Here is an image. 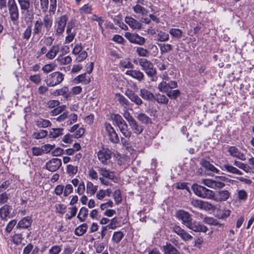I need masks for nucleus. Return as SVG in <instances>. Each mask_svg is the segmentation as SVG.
<instances>
[{
	"instance_id": "55",
	"label": "nucleus",
	"mask_w": 254,
	"mask_h": 254,
	"mask_svg": "<svg viewBox=\"0 0 254 254\" xmlns=\"http://www.w3.org/2000/svg\"><path fill=\"white\" fill-rule=\"evenodd\" d=\"M21 10L28 11L30 6V0H17Z\"/></svg>"
},
{
	"instance_id": "43",
	"label": "nucleus",
	"mask_w": 254,
	"mask_h": 254,
	"mask_svg": "<svg viewBox=\"0 0 254 254\" xmlns=\"http://www.w3.org/2000/svg\"><path fill=\"white\" fill-rule=\"evenodd\" d=\"M158 45L162 54L169 53L173 50V46L170 44H158Z\"/></svg>"
},
{
	"instance_id": "42",
	"label": "nucleus",
	"mask_w": 254,
	"mask_h": 254,
	"mask_svg": "<svg viewBox=\"0 0 254 254\" xmlns=\"http://www.w3.org/2000/svg\"><path fill=\"white\" fill-rule=\"evenodd\" d=\"M88 215V210L85 207L80 208L77 218L80 222H84Z\"/></svg>"
},
{
	"instance_id": "26",
	"label": "nucleus",
	"mask_w": 254,
	"mask_h": 254,
	"mask_svg": "<svg viewBox=\"0 0 254 254\" xmlns=\"http://www.w3.org/2000/svg\"><path fill=\"white\" fill-rule=\"evenodd\" d=\"M126 22L132 29H139L141 28V24L130 17H126L125 18Z\"/></svg>"
},
{
	"instance_id": "35",
	"label": "nucleus",
	"mask_w": 254,
	"mask_h": 254,
	"mask_svg": "<svg viewBox=\"0 0 254 254\" xmlns=\"http://www.w3.org/2000/svg\"><path fill=\"white\" fill-rule=\"evenodd\" d=\"M9 206L8 205H4L3 206L0 208V217L2 220H6L7 217L9 216Z\"/></svg>"
},
{
	"instance_id": "14",
	"label": "nucleus",
	"mask_w": 254,
	"mask_h": 254,
	"mask_svg": "<svg viewBox=\"0 0 254 254\" xmlns=\"http://www.w3.org/2000/svg\"><path fill=\"white\" fill-rule=\"evenodd\" d=\"M61 165V160L57 158H54L46 163L45 167L46 169L51 172H55L58 170Z\"/></svg>"
},
{
	"instance_id": "33",
	"label": "nucleus",
	"mask_w": 254,
	"mask_h": 254,
	"mask_svg": "<svg viewBox=\"0 0 254 254\" xmlns=\"http://www.w3.org/2000/svg\"><path fill=\"white\" fill-rule=\"evenodd\" d=\"M165 254H181L171 244H167L163 247Z\"/></svg>"
},
{
	"instance_id": "11",
	"label": "nucleus",
	"mask_w": 254,
	"mask_h": 254,
	"mask_svg": "<svg viewBox=\"0 0 254 254\" xmlns=\"http://www.w3.org/2000/svg\"><path fill=\"white\" fill-rule=\"evenodd\" d=\"M37 20L42 27V29L44 32H49L53 24V19L51 15L48 14H45L43 16V19L39 18Z\"/></svg>"
},
{
	"instance_id": "48",
	"label": "nucleus",
	"mask_w": 254,
	"mask_h": 254,
	"mask_svg": "<svg viewBox=\"0 0 254 254\" xmlns=\"http://www.w3.org/2000/svg\"><path fill=\"white\" fill-rule=\"evenodd\" d=\"M230 214V211L229 210H218L216 212V216L219 219H224L227 218Z\"/></svg>"
},
{
	"instance_id": "24",
	"label": "nucleus",
	"mask_w": 254,
	"mask_h": 254,
	"mask_svg": "<svg viewBox=\"0 0 254 254\" xmlns=\"http://www.w3.org/2000/svg\"><path fill=\"white\" fill-rule=\"evenodd\" d=\"M228 152L232 157H236L243 161L246 159L244 154L241 153L239 149L235 146L230 147L228 149Z\"/></svg>"
},
{
	"instance_id": "3",
	"label": "nucleus",
	"mask_w": 254,
	"mask_h": 254,
	"mask_svg": "<svg viewBox=\"0 0 254 254\" xmlns=\"http://www.w3.org/2000/svg\"><path fill=\"white\" fill-rule=\"evenodd\" d=\"M192 189L194 193L200 197L212 199L214 197V192L213 190L200 185L194 184L192 186Z\"/></svg>"
},
{
	"instance_id": "19",
	"label": "nucleus",
	"mask_w": 254,
	"mask_h": 254,
	"mask_svg": "<svg viewBox=\"0 0 254 254\" xmlns=\"http://www.w3.org/2000/svg\"><path fill=\"white\" fill-rule=\"evenodd\" d=\"M140 96L143 100L148 102L153 101L155 99V95L145 88L140 89Z\"/></svg>"
},
{
	"instance_id": "53",
	"label": "nucleus",
	"mask_w": 254,
	"mask_h": 254,
	"mask_svg": "<svg viewBox=\"0 0 254 254\" xmlns=\"http://www.w3.org/2000/svg\"><path fill=\"white\" fill-rule=\"evenodd\" d=\"M133 9L135 13L140 14L142 15H146L148 13L147 9L139 4H136L133 6Z\"/></svg>"
},
{
	"instance_id": "20",
	"label": "nucleus",
	"mask_w": 254,
	"mask_h": 254,
	"mask_svg": "<svg viewBox=\"0 0 254 254\" xmlns=\"http://www.w3.org/2000/svg\"><path fill=\"white\" fill-rule=\"evenodd\" d=\"M99 174L104 178L114 180L116 178L114 172L104 167H97Z\"/></svg>"
},
{
	"instance_id": "45",
	"label": "nucleus",
	"mask_w": 254,
	"mask_h": 254,
	"mask_svg": "<svg viewBox=\"0 0 254 254\" xmlns=\"http://www.w3.org/2000/svg\"><path fill=\"white\" fill-rule=\"evenodd\" d=\"M154 100L156 101L159 104L164 105L168 104L169 102L168 99L164 95L160 94L159 93L155 95V99Z\"/></svg>"
},
{
	"instance_id": "38",
	"label": "nucleus",
	"mask_w": 254,
	"mask_h": 254,
	"mask_svg": "<svg viewBox=\"0 0 254 254\" xmlns=\"http://www.w3.org/2000/svg\"><path fill=\"white\" fill-rule=\"evenodd\" d=\"M136 118L139 122L145 125L152 123L151 119L144 113H139L138 114Z\"/></svg>"
},
{
	"instance_id": "52",
	"label": "nucleus",
	"mask_w": 254,
	"mask_h": 254,
	"mask_svg": "<svg viewBox=\"0 0 254 254\" xmlns=\"http://www.w3.org/2000/svg\"><path fill=\"white\" fill-rule=\"evenodd\" d=\"M170 34L174 38L179 39L183 35L182 30L177 28H171L169 30Z\"/></svg>"
},
{
	"instance_id": "30",
	"label": "nucleus",
	"mask_w": 254,
	"mask_h": 254,
	"mask_svg": "<svg viewBox=\"0 0 254 254\" xmlns=\"http://www.w3.org/2000/svg\"><path fill=\"white\" fill-rule=\"evenodd\" d=\"M73 81L76 84L79 83L88 84L90 82V79L89 77H87L86 73H84L75 77L73 79Z\"/></svg>"
},
{
	"instance_id": "25",
	"label": "nucleus",
	"mask_w": 254,
	"mask_h": 254,
	"mask_svg": "<svg viewBox=\"0 0 254 254\" xmlns=\"http://www.w3.org/2000/svg\"><path fill=\"white\" fill-rule=\"evenodd\" d=\"M221 168L222 170L226 171L230 173L239 175H243V173L239 170L229 164H225L222 165Z\"/></svg>"
},
{
	"instance_id": "31",
	"label": "nucleus",
	"mask_w": 254,
	"mask_h": 254,
	"mask_svg": "<svg viewBox=\"0 0 254 254\" xmlns=\"http://www.w3.org/2000/svg\"><path fill=\"white\" fill-rule=\"evenodd\" d=\"M63 128H52L50 129L48 136L49 138H56L63 134Z\"/></svg>"
},
{
	"instance_id": "32",
	"label": "nucleus",
	"mask_w": 254,
	"mask_h": 254,
	"mask_svg": "<svg viewBox=\"0 0 254 254\" xmlns=\"http://www.w3.org/2000/svg\"><path fill=\"white\" fill-rule=\"evenodd\" d=\"M32 222L31 217H25L18 222L17 227L21 228H27L31 226Z\"/></svg>"
},
{
	"instance_id": "44",
	"label": "nucleus",
	"mask_w": 254,
	"mask_h": 254,
	"mask_svg": "<svg viewBox=\"0 0 254 254\" xmlns=\"http://www.w3.org/2000/svg\"><path fill=\"white\" fill-rule=\"evenodd\" d=\"M116 97L117 99V101L119 102L120 104L122 106H128L130 104L129 101L125 98L123 95L120 93H117Z\"/></svg>"
},
{
	"instance_id": "22",
	"label": "nucleus",
	"mask_w": 254,
	"mask_h": 254,
	"mask_svg": "<svg viewBox=\"0 0 254 254\" xmlns=\"http://www.w3.org/2000/svg\"><path fill=\"white\" fill-rule=\"evenodd\" d=\"M59 51L60 45L59 44L54 45L46 53L45 57L48 60H53L57 56Z\"/></svg>"
},
{
	"instance_id": "9",
	"label": "nucleus",
	"mask_w": 254,
	"mask_h": 254,
	"mask_svg": "<svg viewBox=\"0 0 254 254\" xmlns=\"http://www.w3.org/2000/svg\"><path fill=\"white\" fill-rule=\"evenodd\" d=\"M125 36L130 43L140 46L143 45L146 42V40L144 37L136 33L127 32Z\"/></svg>"
},
{
	"instance_id": "39",
	"label": "nucleus",
	"mask_w": 254,
	"mask_h": 254,
	"mask_svg": "<svg viewBox=\"0 0 254 254\" xmlns=\"http://www.w3.org/2000/svg\"><path fill=\"white\" fill-rule=\"evenodd\" d=\"M57 61L62 65H66L71 63L72 59L69 56L64 57L60 55L57 58Z\"/></svg>"
},
{
	"instance_id": "41",
	"label": "nucleus",
	"mask_w": 254,
	"mask_h": 254,
	"mask_svg": "<svg viewBox=\"0 0 254 254\" xmlns=\"http://www.w3.org/2000/svg\"><path fill=\"white\" fill-rule=\"evenodd\" d=\"M124 237V234L121 231L115 232L113 234L112 241L116 244H119Z\"/></svg>"
},
{
	"instance_id": "10",
	"label": "nucleus",
	"mask_w": 254,
	"mask_h": 254,
	"mask_svg": "<svg viewBox=\"0 0 254 254\" xmlns=\"http://www.w3.org/2000/svg\"><path fill=\"white\" fill-rule=\"evenodd\" d=\"M125 94L132 102L137 106H141L143 104L142 100L132 89L128 88H127Z\"/></svg>"
},
{
	"instance_id": "15",
	"label": "nucleus",
	"mask_w": 254,
	"mask_h": 254,
	"mask_svg": "<svg viewBox=\"0 0 254 254\" xmlns=\"http://www.w3.org/2000/svg\"><path fill=\"white\" fill-rule=\"evenodd\" d=\"M187 227L195 232L205 233L208 230V228L206 226L195 221L193 222L191 221Z\"/></svg>"
},
{
	"instance_id": "37",
	"label": "nucleus",
	"mask_w": 254,
	"mask_h": 254,
	"mask_svg": "<svg viewBox=\"0 0 254 254\" xmlns=\"http://www.w3.org/2000/svg\"><path fill=\"white\" fill-rule=\"evenodd\" d=\"M87 225L86 223H83L78 226L74 231V233L76 236H83L87 231Z\"/></svg>"
},
{
	"instance_id": "2",
	"label": "nucleus",
	"mask_w": 254,
	"mask_h": 254,
	"mask_svg": "<svg viewBox=\"0 0 254 254\" xmlns=\"http://www.w3.org/2000/svg\"><path fill=\"white\" fill-rule=\"evenodd\" d=\"M64 74L60 71H55L47 75L45 82L49 87H54L63 82Z\"/></svg>"
},
{
	"instance_id": "13",
	"label": "nucleus",
	"mask_w": 254,
	"mask_h": 254,
	"mask_svg": "<svg viewBox=\"0 0 254 254\" xmlns=\"http://www.w3.org/2000/svg\"><path fill=\"white\" fill-rule=\"evenodd\" d=\"M176 216L179 220L182 221V223L186 227H187L191 221H192L191 215L188 212L184 210L177 211Z\"/></svg>"
},
{
	"instance_id": "61",
	"label": "nucleus",
	"mask_w": 254,
	"mask_h": 254,
	"mask_svg": "<svg viewBox=\"0 0 254 254\" xmlns=\"http://www.w3.org/2000/svg\"><path fill=\"white\" fill-rule=\"evenodd\" d=\"M113 121L116 123V125L119 126L125 123V121L123 119L121 115L119 114H115L114 115L113 118Z\"/></svg>"
},
{
	"instance_id": "46",
	"label": "nucleus",
	"mask_w": 254,
	"mask_h": 254,
	"mask_svg": "<svg viewBox=\"0 0 254 254\" xmlns=\"http://www.w3.org/2000/svg\"><path fill=\"white\" fill-rule=\"evenodd\" d=\"M33 34L34 36L39 35L40 34H43L44 31L42 29V27L39 24L38 20H37L34 25Z\"/></svg>"
},
{
	"instance_id": "16",
	"label": "nucleus",
	"mask_w": 254,
	"mask_h": 254,
	"mask_svg": "<svg viewBox=\"0 0 254 254\" xmlns=\"http://www.w3.org/2000/svg\"><path fill=\"white\" fill-rule=\"evenodd\" d=\"M230 192L226 190H221L214 193V197L213 200L217 202H222L226 201L230 196Z\"/></svg>"
},
{
	"instance_id": "27",
	"label": "nucleus",
	"mask_w": 254,
	"mask_h": 254,
	"mask_svg": "<svg viewBox=\"0 0 254 254\" xmlns=\"http://www.w3.org/2000/svg\"><path fill=\"white\" fill-rule=\"evenodd\" d=\"M122 134L126 137L129 138L132 134L131 131L130 130L128 125L126 122L122 125L118 126Z\"/></svg>"
},
{
	"instance_id": "51",
	"label": "nucleus",
	"mask_w": 254,
	"mask_h": 254,
	"mask_svg": "<svg viewBox=\"0 0 254 254\" xmlns=\"http://www.w3.org/2000/svg\"><path fill=\"white\" fill-rule=\"evenodd\" d=\"M56 67V64L52 63L44 65L42 68V70L44 73H48L54 70Z\"/></svg>"
},
{
	"instance_id": "18",
	"label": "nucleus",
	"mask_w": 254,
	"mask_h": 254,
	"mask_svg": "<svg viewBox=\"0 0 254 254\" xmlns=\"http://www.w3.org/2000/svg\"><path fill=\"white\" fill-rule=\"evenodd\" d=\"M173 230L184 241H190L192 239V236H191L179 226H174L173 227Z\"/></svg>"
},
{
	"instance_id": "12",
	"label": "nucleus",
	"mask_w": 254,
	"mask_h": 254,
	"mask_svg": "<svg viewBox=\"0 0 254 254\" xmlns=\"http://www.w3.org/2000/svg\"><path fill=\"white\" fill-rule=\"evenodd\" d=\"M67 20L68 17L66 15H62L60 17L55 26L56 35H61L64 33Z\"/></svg>"
},
{
	"instance_id": "49",
	"label": "nucleus",
	"mask_w": 254,
	"mask_h": 254,
	"mask_svg": "<svg viewBox=\"0 0 254 254\" xmlns=\"http://www.w3.org/2000/svg\"><path fill=\"white\" fill-rule=\"evenodd\" d=\"M158 90L163 93H167L170 89L169 85L168 82L167 83L166 81H162L161 82L158 86Z\"/></svg>"
},
{
	"instance_id": "5",
	"label": "nucleus",
	"mask_w": 254,
	"mask_h": 254,
	"mask_svg": "<svg viewBox=\"0 0 254 254\" xmlns=\"http://www.w3.org/2000/svg\"><path fill=\"white\" fill-rule=\"evenodd\" d=\"M7 7L10 18L14 23L19 19V13L18 6L15 0H7Z\"/></svg>"
},
{
	"instance_id": "50",
	"label": "nucleus",
	"mask_w": 254,
	"mask_h": 254,
	"mask_svg": "<svg viewBox=\"0 0 254 254\" xmlns=\"http://www.w3.org/2000/svg\"><path fill=\"white\" fill-rule=\"evenodd\" d=\"M48 135V132L46 130L42 129L38 132H33L32 136L36 139H43Z\"/></svg>"
},
{
	"instance_id": "8",
	"label": "nucleus",
	"mask_w": 254,
	"mask_h": 254,
	"mask_svg": "<svg viewBox=\"0 0 254 254\" xmlns=\"http://www.w3.org/2000/svg\"><path fill=\"white\" fill-rule=\"evenodd\" d=\"M83 48L82 44L78 43L74 46L72 50V53L75 55H77L76 60L78 62H81L87 57V53L85 51H83Z\"/></svg>"
},
{
	"instance_id": "6",
	"label": "nucleus",
	"mask_w": 254,
	"mask_h": 254,
	"mask_svg": "<svg viewBox=\"0 0 254 254\" xmlns=\"http://www.w3.org/2000/svg\"><path fill=\"white\" fill-rule=\"evenodd\" d=\"M104 127L109 140L113 143H118L120 141L119 137L111 125L108 123H105Z\"/></svg>"
},
{
	"instance_id": "1",
	"label": "nucleus",
	"mask_w": 254,
	"mask_h": 254,
	"mask_svg": "<svg viewBox=\"0 0 254 254\" xmlns=\"http://www.w3.org/2000/svg\"><path fill=\"white\" fill-rule=\"evenodd\" d=\"M227 180L224 176L216 177L214 179H201V183L213 189H220L225 187L224 182Z\"/></svg>"
},
{
	"instance_id": "64",
	"label": "nucleus",
	"mask_w": 254,
	"mask_h": 254,
	"mask_svg": "<svg viewBox=\"0 0 254 254\" xmlns=\"http://www.w3.org/2000/svg\"><path fill=\"white\" fill-rule=\"evenodd\" d=\"M92 8L91 5L86 4L80 8L81 13L88 14L91 13Z\"/></svg>"
},
{
	"instance_id": "34",
	"label": "nucleus",
	"mask_w": 254,
	"mask_h": 254,
	"mask_svg": "<svg viewBox=\"0 0 254 254\" xmlns=\"http://www.w3.org/2000/svg\"><path fill=\"white\" fill-rule=\"evenodd\" d=\"M35 124L40 128H46L52 126V123L49 120L42 118L39 119L35 121Z\"/></svg>"
},
{
	"instance_id": "57",
	"label": "nucleus",
	"mask_w": 254,
	"mask_h": 254,
	"mask_svg": "<svg viewBox=\"0 0 254 254\" xmlns=\"http://www.w3.org/2000/svg\"><path fill=\"white\" fill-rule=\"evenodd\" d=\"M113 197L117 204H119L121 202L122 200V194L119 189L115 190L113 193Z\"/></svg>"
},
{
	"instance_id": "7",
	"label": "nucleus",
	"mask_w": 254,
	"mask_h": 254,
	"mask_svg": "<svg viewBox=\"0 0 254 254\" xmlns=\"http://www.w3.org/2000/svg\"><path fill=\"white\" fill-rule=\"evenodd\" d=\"M111 156V151L105 147H102L97 153L98 158L103 164H107Z\"/></svg>"
},
{
	"instance_id": "29",
	"label": "nucleus",
	"mask_w": 254,
	"mask_h": 254,
	"mask_svg": "<svg viewBox=\"0 0 254 254\" xmlns=\"http://www.w3.org/2000/svg\"><path fill=\"white\" fill-rule=\"evenodd\" d=\"M203 222L208 225L218 226L219 227H223L224 226L223 224L219 223L217 219L211 217H205Z\"/></svg>"
},
{
	"instance_id": "47",
	"label": "nucleus",
	"mask_w": 254,
	"mask_h": 254,
	"mask_svg": "<svg viewBox=\"0 0 254 254\" xmlns=\"http://www.w3.org/2000/svg\"><path fill=\"white\" fill-rule=\"evenodd\" d=\"M136 52L139 57H148L150 55V52L141 47L136 48Z\"/></svg>"
},
{
	"instance_id": "58",
	"label": "nucleus",
	"mask_w": 254,
	"mask_h": 254,
	"mask_svg": "<svg viewBox=\"0 0 254 254\" xmlns=\"http://www.w3.org/2000/svg\"><path fill=\"white\" fill-rule=\"evenodd\" d=\"M166 94L171 99H176L180 95V91L177 89L170 90Z\"/></svg>"
},
{
	"instance_id": "36",
	"label": "nucleus",
	"mask_w": 254,
	"mask_h": 254,
	"mask_svg": "<svg viewBox=\"0 0 254 254\" xmlns=\"http://www.w3.org/2000/svg\"><path fill=\"white\" fill-rule=\"evenodd\" d=\"M98 190V186H95L91 182H87L86 184V192L90 195H94Z\"/></svg>"
},
{
	"instance_id": "59",
	"label": "nucleus",
	"mask_w": 254,
	"mask_h": 254,
	"mask_svg": "<svg viewBox=\"0 0 254 254\" xmlns=\"http://www.w3.org/2000/svg\"><path fill=\"white\" fill-rule=\"evenodd\" d=\"M77 170L78 167L76 166H73L70 164L67 166L66 172L67 174H69V175H74L77 172Z\"/></svg>"
},
{
	"instance_id": "40",
	"label": "nucleus",
	"mask_w": 254,
	"mask_h": 254,
	"mask_svg": "<svg viewBox=\"0 0 254 254\" xmlns=\"http://www.w3.org/2000/svg\"><path fill=\"white\" fill-rule=\"evenodd\" d=\"M202 166L208 171H211L214 173H218L219 170L214 167L212 164H210L209 162L203 160L201 162Z\"/></svg>"
},
{
	"instance_id": "63",
	"label": "nucleus",
	"mask_w": 254,
	"mask_h": 254,
	"mask_svg": "<svg viewBox=\"0 0 254 254\" xmlns=\"http://www.w3.org/2000/svg\"><path fill=\"white\" fill-rule=\"evenodd\" d=\"M73 187L71 184H67L64 186V196H67L73 191Z\"/></svg>"
},
{
	"instance_id": "56",
	"label": "nucleus",
	"mask_w": 254,
	"mask_h": 254,
	"mask_svg": "<svg viewBox=\"0 0 254 254\" xmlns=\"http://www.w3.org/2000/svg\"><path fill=\"white\" fill-rule=\"evenodd\" d=\"M157 40L160 42H166L169 40V35L164 32L160 31L157 35Z\"/></svg>"
},
{
	"instance_id": "28",
	"label": "nucleus",
	"mask_w": 254,
	"mask_h": 254,
	"mask_svg": "<svg viewBox=\"0 0 254 254\" xmlns=\"http://www.w3.org/2000/svg\"><path fill=\"white\" fill-rule=\"evenodd\" d=\"M134 133L138 135L141 134L143 130V127L135 120L129 125Z\"/></svg>"
},
{
	"instance_id": "60",
	"label": "nucleus",
	"mask_w": 254,
	"mask_h": 254,
	"mask_svg": "<svg viewBox=\"0 0 254 254\" xmlns=\"http://www.w3.org/2000/svg\"><path fill=\"white\" fill-rule=\"evenodd\" d=\"M29 79L31 82L36 85L39 84L41 82L42 80L41 76L39 74L31 75L29 77Z\"/></svg>"
},
{
	"instance_id": "17",
	"label": "nucleus",
	"mask_w": 254,
	"mask_h": 254,
	"mask_svg": "<svg viewBox=\"0 0 254 254\" xmlns=\"http://www.w3.org/2000/svg\"><path fill=\"white\" fill-rule=\"evenodd\" d=\"M74 26V23L72 21H70L67 23L66 32L67 35L65 37V43H69L74 39L76 32L72 30Z\"/></svg>"
},
{
	"instance_id": "23",
	"label": "nucleus",
	"mask_w": 254,
	"mask_h": 254,
	"mask_svg": "<svg viewBox=\"0 0 254 254\" xmlns=\"http://www.w3.org/2000/svg\"><path fill=\"white\" fill-rule=\"evenodd\" d=\"M69 131L73 133V137L75 138L81 137L85 132L84 129L83 127H79L78 124L73 126L69 129Z\"/></svg>"
},
{
	"instance_id": "62",
	"label": "nucleus",
	"mask_w": 254,
	"mask_h": 254,
	"mask_svg": "<svg viewBox=\"0 0 254 254\" xmlns=\"http://www.w3.org/2000/svg\"><path fill=\"white\" fill-rule=\"evenodd\" d=\"M62 251V246L54 245L49 250V254H59Z\"/></svg>"
},
{
	"instance_id": "21",
	"label": "nucleus",
	"mask_w": 254,
	"mask_h": 254,
	"mask_svg": "<svg viewBox=\"0 0 254 254\" xmlns=\"http://www.w3.org/2000/svg\"><path fill=\"white\" fill-rule=\"evenodd\" d=\"M126 74L139 82L143 81L144 79V74L139 70H128L126 72Z\"/></svg>"
},
{
	"instance_id": "54",
	"label": "nucleus",
	"mask_w": 254,
	"mask_h": 254,
	"mask_svg": "<svg viewBox=\"0 0 254 254\" xmlns=\"http://www.w3.org/2000/svg\"><path fill=\"white\" fill-rule=\"evenodd\" d=\"M90 19L92 21L98 22L99 29L103 32V28L102 25H103V22H104V20L103 19V18L102 17H99L98 16L96 15V14H94L91 17Z\"/></svg>"
},
{
	"instance_id": "4",
	"label": "nucleus",
	"mask_w": 254,
	"mask_h": 254,
	"mask_svg": "<svg viewBox=\"0 0 254 254\" xmlns=\"http://www.w3.org/2000/svg\"><path fill=\"white\" fill-rule=\"evenodd\" d=\"M139 65L149 77H154L156 74V71L153 64L146 59H140L138 60Z\"/></svg>"
}]
</instances>
